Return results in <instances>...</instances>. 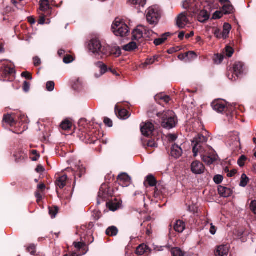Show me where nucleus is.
I'll use <instances>...</instances> for the list:
<instances>
[{
  "instance_id": "nucleus-1",
  "label": "nucleus",
  "mask_w": 256,
  "mask_h": 256,
  "mask_svg": "<svg viewBox=\"0 0 256 256\" xmlns=\"http://www.w3.org/2000/svg\"><path fill=\"white\" fill-rule=\"evenodd\" d=\"M88 49L96 56H100V58H102L104 56H108L110 53V47L108 46H102L100 40L96 38H92L90 41Z\"/></svg>"
},
{
  "instance_id": "nucleus-2",
  "label": "nucleus",
  "mask_w": 256,
  "mask_h": 256,
  "mask_svg": "<svg viewBox=\"0 0 256 256\" xmlns=\"http://www.w3.org/2000/svg\"><path fill=\"white\" fill-rule=\"evenodd\" d=\"M158 116L162 118V126L167 129H171L174 128L176 123V119L174 112L172 110H168L163 113H158Z\"/></svg>"
},
{
  "instance_id": "nucleus-3",
  "label": "nucleus",
  "mask_w": 256,
  "mask_h": 256,
  "mask_svg": "<svg viewBox=\"0 0 256 256\" xmlns=\"http://www.w3.org/2000/svg\"><path fill=\"white\" fill-rule=\"evenodd\" d=\"M113 33L116 36L124 37L129 32L128 26L122 20L116 19L112 26Z\"/></svg>"
},
{
  "instance_id": "nucleus-4",
  "label": "nucleus",
  "mask_w": 256,
  "mask_h": 256,
  "mask_svg": "<svg viewBox=\"0 0 256 256\" xmlns=\"http://www.w3.org/2000/svg\"><path fill=\"white\" fill-rule=\"evenodd\" d=\"M208 138L201 134H198L197 136L194 138L192 143L193 144L192 151L194 157L198 155V152L200 150L202 144L206 142Z\"/></svg>"
},
{
  "instance_id": "nucleus-5",
  "label": "nucleus",
  "mask_w": 256,
  "mask_h": 256,
  "mask_svg": "<svg viewBox=\"0 0 256 256\" xmlns=\"http://www.w3.org/2000/svg\"><path fill=\"white\" fill-rule=\"evenodd\" d=\"M160 18V13L158 8L150 7L146 10V19L150 24L158 22Z\"/></svg>"
},
{
  "instance_id": "nucleus-6",
  "label": "nucleus",
  "mask_w": 256,
  "mask_h": 256,
  "mask_svg": "<svg viewBox=\"0 0 256 256\" xmlns=\"http://www.w3.org/2000/svg\"><path fill=\"white\" fill-rule=\"evenodd\" d=\"M154 129V124L150 122H142L140 125V130L142 134L146 136L151 135Z\"/></svg>"
},
{
  "instance_id": "nucleus-7",
  "label": "nucleus",
  "mask_w": 256,
  "mask_h": 256,
  "mask_svg": "<svg viewBox=\"0 0 256 256\" xmlns=\"http://www.w3.org/2000/svg\"><path fill=\"white\" fill-rule=\"evenodd\" d=\"M243 64L242 62H238L236 63L233 67L234 74L230 76L228 75V78L230 80L234 81L242 72Z\"/></svg>"
},
{
  "instance_id": "nucleus-8",
  "label": "nucleus",
  "mask_w": 256,
  "mask_h": 256,
  "mask_svg": "<svg viewBox=\"0 0 256 256\" xmlns=\"http://www.w3.org/2000/svg\"><path fill=\"white\" fill-rule=\"evenodd\" d=\"M118 184L123 187H126L132 182L131 178L126 172H122L118 176Z\"/></svg>"
},
{
  "instance_id": "nucleus-9",
  "label": "nucleus",
  "mask_w": 256,
  "mask_h": 256,
  "mask_svg": "<svg viewBox=\"0 0 256 256\" xmlns=\"http://www.w3.org/2000/svg\"><path fill=\"white\" fill-rule=\"evenodd\" d=\"M213 110L219 113H222L227 108L226 102L221 100H216L212 104Z\"/></svg>"
},
{
  "instance_id": "nucleus-10",
  "label": "nucleus",
  "mask_w": 256,
  "mask_h": 256,
  "mask_svg": "<svg viewBox=\"0 0 256 256\" xmlns=\"http://www.w3.org/2000/svg\"><path fill=\"white\" fill-rule=\"evenodd\" d=\"M204 166L198 161H194L191 164V170L194 174H202L204 172Z\"/></svg>"
},
{
  "instance_id": "nucleus-11",
  "label": "nucleus",
  "mask_w": 256,
  "mask_h": 256,
  "mask_svg": "<svg viewBox=\"0 0 256 256\" xmlns=\"http://www.w3.org/2000/svg\"><path fill=\"white\" fill-rule=\"evenodd\" d=\"M108 197V191L103 186H102L100 188V191L98 193L97 204L98 205L100 204L102 202L106 201Z\"/></svg>"
},
{
  "instance_id": "nucleus-12",
  "label": "nucleus",
  "mask_w": 256,
  "mask_h": 256,
  "mask_svg": "<svg viewBox=\"0 0 256 256\" xmlns=\"http://www.w3.org/2000/svg\"><path fill=\"white\" fill-rule=\"evenodd\" d=\"M188 22V20L185 13H182L178 16L176 21V24L179 28H184Z\"/></svg>"
},
{
  "instance_id": "nucleus-13",
  "label": "nucleus",
  "mask_w": 256,
  "mask_h": 256,
  "mask_svg": "<svg viewBox=\"0 0 256 256\" xmlns=\"http://www.w3.org/2000/svg\"><path fill=\"white\" fill-rule=\"evenodd\" d=\"M170 154L172 157L178 158L182 156V150L180 146L174 144L172 146Z\"/></svg>"
},
{
  "instance_id": "nucleus-14",
  "label": "nucleus",
  "mask_w": 256,
  "mask_h": 256,
  "mask_svg": "<svg viewBox=\"0 0 256 256\" xmlns=\"http://www.w3.org/2000/svg\"><path fill=\"white\" fill-rule=\"evenodd\" d=\"M229 252V248L226 245H222L218 247L215 252L216 256H224L227 255Z\"/></svg>"
},
{
  "instance_id": "nucleus-15",
  "label": "nucleus",
  "mask_w": 256,
  "mask_h": 256,
  "mask_svg": "<svg viewBox=\"0 0 256 256\" xmlns=\"http://www.w3.org/2000/svg\"><path fill=\"white\" fill-rule=\"evenodd\" d=\"M218 194L224 198H228L231 196L232 190L226 187L219 186L218 188Z\"/></svg>"
},
{
  "instance_id": "nucleus-16",
  "label": "nucleus",
  "mask_w": 256,
  "mask_h": 256,
  "mask_svg": "<svg viewBox=\"0 0 256 256\" xmlns=\"http://www.w3.org/2000/svg\"><path fill=\"white\" fill-rule=\"evenodd\" d=\"M218 158V156L216 154H212L210 156H204L202 158L204 162L208 165H210L213 164Z\"/></svg>"
},
{
  "instance_id": "nucleus-17",
  "label": "nucleus",
  "mask_w": 256,
  "mask_h": 256,
  "mask_svg": "<svg viewBox=\"0 0 256 256\" xmlns=\"http://www.w3.org/2000/svg\"><path fill=\"white\" fill-rule=\"evenodd\" d=\"M67 179L68 177L66 174L58 177L56 182V186L61 189L64 188L66 185Z\"/></svg>"
},
{
  "instance_id": "nucleus-18",
  "label": "nucleus",
  "mask_w": 256,
  "mask_h": 256,
  "mask_svg": "<svg viewBox=\"0 0 256 256\" xmlns=\"http://www.w3.org/2000/svg\"><path fill=\"white\" fill-rule=\"evenodd\" d=\"M3 120L10 126H13L16 124V120L14 114H6L4 116Z\"/></svg>"
},
{
  "instance_id": "nucleus-19",
  "label": "nucleus",
  "mask_w": 256,
  "mask_h": 256,
  "mask_svg": "<svg viewBox=\"0 0 256 256\" xmlns=\"http://www.w3.org/2000/svg\"><path fill=\"white\" fill-rule=\"evenodd\" d=\"M186 228L185 223L180 220H176L174 224V230L180 233L183 232Z\"/></svg>"
},
{
  "instance_id": "nucleus-20",
  "label": "nucleus",
  "mask_w": 256,
  "mask_h": 256,
  "mask_svg": "<svg viewBox=\"0 0 256 256\" xmlns=\"http://www.w3.org/2000/svg\"><path fill=\"white\" fill-rule=\"evenodd\" d=\"M144 36L142 28H138L134 30L132 32V40L138 41Z\"/></svg>"
},
{
  "instance_id": "nucleus-21",
  "label": "nucleus",
  "mask_w": 256,
  "mask_h": 256,
  "mask_svg": "<svg viewBox=\"0 0 256 256\" xmlns=\"http://www.w3.org/2000/svg\"><path fill=\"white\" fill-rule=\"evenodd\" d=\"M148 252V247L146 244H141L137 248L136 253L138 255L141 256Z\"/></svg>"
},
{
  "instance_id": "nucleus-22",
  "label": "nucleus",
  "mask_w": 256,
  "mask_h": 256,
  "mask_svg": "<svg viewBox=\"0 0 256 256\" xmlns=\"http://www.w3.org/2000/svg\"><path fill=\"white\" fill-rule=\"evenodd\" d=\"M76 171L74 175L75 178H76L77 176L78 178H81L86 172V168L82 164H79L76 166Z\"/></svg>"
},
{
  "instance_id": "nucleus-23",
  "label": "nucleus",
  "mask_w": 256,
  "mask_h": 256,
  "mask_svg": "<svg viewBox=\"0 0 256 256\" xmlns=\"http://www.w3.org/2000/svg\"><path fill=\"white\" fill-rule=\"evenodd\" d=\"M209 18L208 13L204 10H201L198 16V18L199 22H204L208 20Z\"/></svg>"
},
{
  "instance_id": "nucleus-24",
  "label": "nucleus",
  "mask_w": 256,
  "mask_h": 256,
  "mask_svg": "<svg viewBox=\"0 0 256 256\" xmlns=\"http://www.w3.org/2000/svg\"><path fill=\"white\" fill-rule=\"evenodd\" d=\"M232 26L228 23H224L223 26V30L222 34L223 35V38L226 39L228 36L230 30H231Z\"/></svg>"
},
{
  "instance_id": "nucleus-25",
  "label": "nucleus",
  "mask_w": 256,
  "mask_h": 256,
  "mask_svg": "<svg viewBox=\"0 0 256 256\" xmlns=\"http://www.w3.org/2000/svg\"><path fill=\"white\" fill-rule=\"evenodd\" d=\"M170 35V32H166L163 34L161 38H156L154 40V44L156 46H159L162 44L163 42H164V41L167 39L168 37Z\"/></svg>"
},
{
  "instance_id": "nucleus-26",
  "label": "nucleus",
  "mask_w": 256,
  "mask_h": 256,
  "mask_svg": "<svg viewBox=\"0 0 256 256\" xmlns=\"http://www.w3.org/2000/svg\"><path fill=\"white\" fill-rule=\"evenodd\" d=\"M130 2L135 5L138 9H140L141 7L144 8L146 4V0H130Z\"/></svg>"
},
{
  "instance_id": "nucleus-27",
  "label": "nucleus",
  "mask_w": 256,
  "mask_h": 256,
  "mask_svg": "<svg viewBox=\"0 0 256 256\" xmlns=\"http://www.w3.org/2000/svg\"><path fill=\"white\" fill-rule=\"evenodd\" d=\"M234 7L230 3L225 4L222 6V12L224 14H230L233 12Z\"/></svg>"
},
{
  "instance_id": "nucleus-28",
  "label": "nucleus",
  "mask_w": 256,
  "mask_h": 256,
  "mask_svg": "<svg viewBox=\"0 0 256 256\" xmlns=\"http://www.w3.org/2000/svg\"><path fill=\"white\" fill-rule=\"evenodd\" d=\"M106 206L112 211L116 210L120 206V204L116 201H112L106 203Z\"/></svg>"
},
{
  "instance_id": "nucleus-29",
  "label": "nucleus",
  "mask_w": 256,
  "mask_h": 256,
  "mask_svg": "<svg viewBox=\"0 0 256 256\" xmlns=\"http://www.w3.org/2000/svg\"><path fill=\"white\" fill-rule=\"evenodd\" d=\"M40 8L41 11L46 12L50 10V7L48 0H40Z\"/></svg>"
},
{
  "instance_id": "nucleus-30",
  "label": "nucleus",
  "mask_w": 256,
  "mask_h": 256,
  "mask_svg": "<svg viewBox=\"0 0 256 256\" xmlns=\"http://www.w3.org/2000/svg\"><path fill=\"white\" fill-rule=\"evenodd\" d=\"M137 48V44L134 42H132L123 46V50L126 51H132Z\"/></svg>"
},
{
  "instance_id": "nucleus-31",
  "label": "nucleus",
  "mask_w": 256,
  "mask_h": 256,
  "mask_svg": "<svg viewBox=\"0 0 256 256\" xmlns=\"http://www.w3.org/2000/svg\"><path fill=\"white\" fill-rule=\"evenodd\" d=\"M96 66L100 69V74L99 76L104 74L108 70L106 66L102 62H98L96 64ZM96 76L98 77V76Z\"/></svg>"
},
{
  "instance_id": "nucleus-32",
  "label": "nucleus",
  "mask_w": 256,
  "mask_h": 256,
  "mask_svg": "<svg viewBox=\"0 0 256 256\" xmlns=\"http://www.w3.org/2000/svg\"><path fill=\"white\" fill-rule=\"evenodd\" d=\"M155 99L156 101L162 100L166 103L168 102L170 98L169 96L164 95L162 94H158L155 96Z\"/></svg>"
},
{
  "instance_id": "nucleus-33",
  "label": "nucleus",
  "mask_w": 256,
  "mask_h": 256,
  "mask_svg": "<svg viewBox=\"0 0 256 256\" xmlns=\"http://www.w3.org/2000/svg\"><path fill=\"white\" fill-rule=\"evenodd\" d=\"M118 232V230L114 226L108 228L106 230V234L108 236H114L117 234Z\"/></svg>"
},
{
  "instance_id": "nucleus-34",
  "label": "nucleus",
  "mask_w": 256,
  "mask_h": 256,
  "mask_svg": "<svg viewBox=\"0 0 256 256\" xmlns=\"http://www.w3.org/2000/svg\"><path fill=\"white\" fill-rule=\"evenodd\" d=\"M249 182V178L245 174H242L241 176L240 182V186L242 187H245L248 184Z\"/></svg>"
},
{
  "instance_id": "nucleus-35",
  "label": "nucleus",
  "mask_w": 256,
  "mask_h": 256,
  "mask_svg": "<svg viewBox=\"0 0 256 256\" xmlns=\"http://www.w3.org/2000/svg\"><path fill=\"white\" fill-rule=\"evenodd\" d=\"M146 182L150 186H154L156 184V180L155 178L152 175H148L146 176Z\"/></svg>"
},
{
  "instance_id": "nucleus-36",
  "label": "nucleus",
  "mask_w": 256,
  "mask_h": 256,
  "mask_svg": "<svg viewBox=\"0 0 256 256\" xmlns=\"http://www.w3.org/2000/svg\"><path fill=\"white\" fill-rule=\"evenodd\" d=\"M140 28H142L143 32H144V34L146 38H153L155 35H156V34L150 30L146 28L143 26H141Z\"/></svg>"
},
{
  "instance_id": "nucleus-37",
  "label": "nucleus",
  "mask_w": 256,
  "mask_h": 256,
  "mask_svg": "<svg viewBox=\"0 0 256 256\" xmlns=\"http://www.w3.org/2000/svg\"><path fill=\"white\" fill-rule=\"evenodd\" d=\"M187 55V59L186 60V62H188L194 59H196L197 57L196 54L192 51H190L186 52Z\"/></svg>"
},
{
  "instance_id": "nucleus-38",
  "label": "nucleus",
  "mask_w": 256,
  "mask_h": 256,
  "mask_svg": "<svg viewBox=\"0 0 256 256\" xmlns=\"http://www.w3.org/2000/svg\"><path fill=\"white\" fill-rule=\"evenodd\" d=\"M118 117L122 119H126L129 117L128 112L125 109H122L118 112Z\"/></svg>"
},
{
  "instance_id": "nucleus-39",
  "label": "nucleus",
  "mask_w": 256,
  "mask_h": 256,
  "mask_svg": "<svg viewBox=\"0 0 256 256\" xmlns=\"http://www.w3.org/2000/svg\"><path fill=\"white\" fill-rule=\"evenodd\" d=\"M72 123L68 120H64L60 125L62 128L64 130H68L71 128Z\"/></svg>"
},
{
  "instance_id": "nucleus-40",
  "label": "nucleus",
  "mask_w": 256,
  "mask_h": 256,
  "mask_svg": "<svg viewBox=\"0 0 256 256\" xmlns=\"http://www.w3.org/2000/svg\"><path fill=\"white\" fill-rule=\"evenodd\" d=\"M172 253L173 256H184L182 251L178 248H173L172 250Z\"/></svg>"
},
{
  "instance_id": "nucleus-41",
  "label": "nucleus",
  "mask_w": 256,
  "mask_h": 256,
  "mask_svg": "<svg viewBox=\"0 0 256 256\" xmlns=\"http://www.w3.org/2000/svg\"><path fill=\"white\" fill-rule=\"evenodd\" d=\"M193 1L192 0H186L183 2L182 6L185 9L190 8Z\"/></svg>"
},
{
  "instance_id": "nucleus-42",
  "label": "nucleus",
  "mask_w": 256,
  "mask_h": 256,
  "mask_svg": "<svg viewBox=\"0 0 256 256\" xmlns=\"http://www.w3.org/2000/svg\"><path fill=\"white\" fill-rule=\"evenodd\" d=\"M224 59V56L221 54H216L214 58V62L218 64H220Z\"/></svg>"
},
{
  "instance_id": "nucleus-43",
  "label": "nucleus",
  "mask_w": 256,
  "mask_h": 256,
  "mask_svg": "<svg viewBox=\"0 0 256 256\" xmlns=\"http://www.w3.org/2000/svg\"><path fill=\"white\" fill-rule=\"evenodd\" d=\"M54 88V83L52 81L48 82L46 83V89L49 92L52 91Z\"/></svg>"
},
{
  "instance_id": "nucleus-44",
  "label": "nucleus",
  "mask_w": 256,
  "mask_h": 256,
  "mask_svg": "<svg viewBox=\"0 0 256 256\" xmlns=\"http://www.w3.org/2000/svg\"><path fill=\"white\" fill-rule=\"evenodd\" d=\"M58 210L56 207L54 208H49V214L50 215L52 218H54L58 213Z\"/></svg>"
},
{
  "instance_id": "nucleus-45",
  "label": "nucleus",
  "mask_w": 256,
  "mask_h": 256,
  "mask_svg": "<svg viewBox=\"0 0 256 256\" xmlns=\"http://www.w3.org/2000/svg\"><path fill=\"white\" fill-rule=\"evenodd\" d=\"M246 158L244 156H242L238 160V163L240 166L242 167L244 165Z\"/></svg>"
},
{
  "instance_id": "nucleus-46",
  "label": "nucleus",
  "mask_w": 256,
  "mask_h": 256,
  "mask_svg": "<svg viewBox=\"0 0 256 256\" xmlns=\"http://www.w3.org/2000/svg\"><path fill=\"white\" fill-rule=\"evenodd\" d=\"M74 61V58L70 55H66L64 56L63 62L65 64H69Z\"/></svg>"
},
{
  "instance_id": "nucleus-47",
  "label": "nucleus",
  "mask_w": 256,
  "mask_h": 256,
  "mask_svg": "<svg viewBox=\"0 0 256 256\" xmlns=\"http://www.w3.org/2000/svg\"><path fill=\"white\" fill-rule=\"evenodd\" d=\"M250 209L254 214H256V200H252L250 204Z\"/></svg>"
},
{
  "instance_id": "nucleus-48",
  "label": "nucleus",
  "mask_w": 256,
  "mask_h": 256,
  "mask_svg": "<svg viewBox=\"0 0 256 256\" xmlns=\"http://www.w3.org/2000/svg\"><path fill=\"white\" fill-rule=\"evenodd\" d=\"M223 12H220V11H216V12L213 16H212V18L213 19H218L222 17L223 16Z\"/></svg>"
},
{
  "instance_id": "nucleus-49",
  "label": "nucleus",
  "mask_w": 256,
  "mask_h": 256,
  "mask_svg": "<svg viewBox=\"0 0 256 256\" xmlns=\"http://www.w3.org/2000/svg\"><path fill=\"white\" fill-rule=\"evenodd\" d=\"M156 58V56H154V58H148L144 64V66H146L148 65L152 64L155 62Z\"/></svg>"
},
{
  "instance_id": "nucleus-50",
  "label": "nucleus",
  "mask_w": 256,
  "mask_h": 256,
  "mask_svg": "<svg viewBox=\"0 0 256 256\" xmlns=\"http://www.w3.org/2000/svg\"><path fill=\"white\" fill-rule=\"evenodd\" d=\"M223 177L220 175H216L214 178V182L217 184L221 183Z\"/></svg>"
},
{
  "instance_id": "nucleus-51",
  "label": "nucleus",
  "mask_w": 256,
  "mask_h": 256,
  "mask_svg": "<svg viewBox=\"0 0 256 256\" xmlns=\"http://www.w3.org/2000/svg\"><path fill=\"white\" fill-rule=\"evenodd\" d=\"M234 53V50L233 49L229 46H227L226 48V56L230 58L232 56V54Z\"/></svg>"
},
{
  "instance_id": "nucleus-52",
  "label": "nucleus",
  "mask_w": 256,
  "mask_h": 256,
  "mask_svg": "<svg viewBox=\"0 0 256 256\" xmlns=\"http://www.w3.org/2000/svg\"><path fill=\"white\" fill-rule=\"evenodd\" d=\"M28 250L32 254H34L36 252V246L34 244L30 245L28 248Z\"/></svg>"
},
{
  "instance_id": "nucleus-53",
  "label": "nucleus",
  "mask_w": 256,
  "mask_h": 256,
  "mask_svg": "<svg viewBox=\"0 0 256 256\" xmlns=\"http://www.w3.org/2000/svg\"><path fill=\"white\" fill-rule=\"evenodd\" d=\"M104 123L108 127H112V122L110 119L108 118H106L104 119Z\"/></svg>"
},
{
  "instance_id": "nucleus-54",
  "label": "nucleus",
  "mask_w": 256,
  "mask_h": 256,
  "mask_svg": "<svg viewBox=\"0 0 256 256\" xmlns=\"http://www.w3.org/2000/svg\"><path fill=\"white\" fill-rule=\"evenodd\" d=\"M74 245L76 248L79 250L84 246V244L81 242H74Z\"/></svg>"
},
{
  "instance_id": "nucleus-55",
  "label": "nucleus",
  "mask_w": 256,
  "mask_h": 256,
  "mask_svg": "<svg viewBox=\"0 0 256 256\" xmlns=\"http://www.w3.org/2000/svg\"><path fill=\"white\" fill-rule=\"evenodd\" d=\"M30 84L26 81L24 82L23 90L24 92H28L30 90Z\"/></svg>"
},
{
  "instance_id": "nucleus-56",
  "label": "nucleus",
  "mask_w": 256,
  "mask_h": 256,
  "mask_svg": "<svg viewBox=\"0 0 256 256\" xmlns=\"http://www.w3.org/2000/svg\"><path fill=\"white\" fill-rule=\"evenodd\" d=\"M45 16H46L44 14H40V19L38 22L39 24H44L45 23Z\"/></svg>"
},
{
  "instance_id": "nucleus-57",
  "label": "nucleus",
  "mask_w": 256,
  "mask_h": 256,
  "mask_svg": "<svg viewBox=\"0 0 256 256\" xmlns=\"http://www.w3.org/2000/svg\"><path fill=\"white\" fill-rule=\"evenodd\" d=\"M215 36L218 38H223L222 32L220 30H216L214 32Z\"/></svg>"
},
{
  "instance_id": "nucleus-58",
  "label": "nucleus",
  "mask_w": 256,
  "mask_h": 256,
  "mask_svg": "<svg viewBox=\"0 0 256 256\" xmlns=\"http://www.w3.org/2000/svg\"><path fill=\"white\" fill-rule=\"evenodd\" d=\"M21 75L22 77H24L28 80L32 79V76H31L30 74L27 72H23Z\"/></svg>"
},
{
  "instance_id": "nucleus-59",
  "label": "nucleus",
  "mask_w": 256,
  "mask_h": 256,
  "mask_svg": "<svg viewBox=\"0 0 256 256\" xmlns=\"http://www.w3.org/2000/svg\"><path fill=\"white\" fill-rule=\"evenodd\" d=\"M34 63L35 66H38L41 64L40 59L38 56L34 58Z\"/></svg>"
},
{
  "instance_id": "nucleus-60",
  "label": "nucleus",
  "mask_w": 256,
  "mask_h": 256,
  "mask_svg": "<svg viewBox=\"0 0 256 256\" xmlns=\"http://www.w3.org/2000/svg\"><path fill=\"white\" fill-rule=\"evenodd\" d=\"M178 58L180 60H184L185 62H186V60L187 59V55L186 52L185 54H181L178 55Z\"/></svg>"
},
{
  "instance_id": "nucleus-61",
  "label": "nucleus",
  "mask_w": 256,
  "mask_h": 256,
  "mask_svg": "<svg viewBox=\"0 0 256 256\" xmlns=\"http://www.w3.org/2000/svg\"><path fill=\"white\" fill-rule=\"evenodd\" d=\"M210 233L212 235H214L216 232V228L215 226L213 225L212 223L210 224Z\"/></svg>"
},
{
  "instance_id": "nucleus-62",
  "label": "nucleus",
  "mask_w": 256,
  "mask_h": 256,
  "mask_svg": "<svg viewBox=\"0 0 256 256\" xmlns=\"http://www.w3.org/2000/svg\"><path fill=\"white\" fill-rule=\"evenodd\" d=\"M168 138L170 141L174 142L177 138V136L174 134H170L168 136Z\"/></svg>"
},
{
  "instance_id": "nucleus-63",
  "label": "nucleus",
  "mask_w": 256,
  "mask_h": 256,
  "mask_svg": "<svg viewBox=\"0 0 256 256\" xmlns=\"http://www.w3.org/2000/svg\"><path fill=\"white\" fill-rule=\"evenodd\" d=\"M44 168H43V166L41 165H38L36 169V170L37 172H38V173H40V172H42L44 171Z\"/></svg>"
},
{
  "instance_id": "nucleus-64",
  "label": "nucleus",
  "mask_w": 256,
  "mask_h": 256,
  "mask_svg": "<svg viewBox=\"0 0 256 256\" xmlns=\"http://www.w3.org/2000/svg\"><path fill=\"white\" fill-rule=\"evenodd\" d=\"M158 144L154 141L150 140L148 142V146L150 147H156Z\"/></svg>"
}]
</instances>
